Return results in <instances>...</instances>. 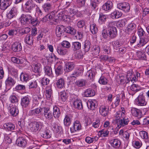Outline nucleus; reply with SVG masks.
<instances>
[{"instance_id":"f257e3e1","label":"nucleus","mask_w":149,"mask_h":149,"mask_svg":"<svg viewBox=\"0 0 149 149\" xmlns=\"http://www.w3.org/2000/svg\"><path fill=\"white\" fill-rule=\"evenodd\" d=\"M19 20L22 24H32L33 26L39 25V22L37 19H34L31 15L27 14H22L19 18Z\"/></svg>"},{"instance_id":"f03ea898","label":"nucleus","mask_w":149,"mask_h":149,"mask_svg":"<svg viewBox=\"0 0 149 149\" xmlns=\"http://www.w3.org/2000/svg\"><path fill=\"white\" fill-rule=\"evenodd\" d=\"M43 126V123L40 122L33 121L29 124V128L31 132H36L41 128Z\"/></svg>"},{"instance_id":"7ed1b4c3","label":"nucleus","mask_w":149,"mask_h":149,"mask_svg":"<svg viewBox=\"0 0 149 149\" xmlns=\"http://www.w3.org/2000/svg\"><path fill=\"white\" fill-rule=\"evenodd\" d=\"M135 102L138 106L143 107L146 106L147 102L146 101L144 94L143 93H141L139 94L135 99Z\"/></svg>"},{"instance_id":"20e7f679","label":"nucleus","mask_w":149,"mask_h":149,"mask_svg":"<svg viewBox=\"0 0 149 149\" xmlns=\"http://www.w3.org/2000/svg\"><path fill=\"white\" fill-rule=\"evenodd\" d=\"M146 30L149 35H145L143 38H140L137 44V46L139 47L143 46L149 41V26L146 28Z\"/></svg>"},{"instance_id":"39448f33","label":"nucleus","mask_w":149,"mask_h":149,"mask_svg":"<svg viewBox=\"0 0 149 149\" xmlns=\"http://www.w3.org/2000/svg\"><path fill=\"white\" fill-rule=\"evenodd\" d=\"M32 0L28 1L24 5V10L27 13H31L32 10L36 6Z\"/></svg>"},{"instance_id":"423d86ee","label":"nucleus","mask_w":149,"mask_h":149,"mask_svg":"<svg viewBox=\"0 0 149 149\" xmlns=\"http://www.w3.org/2000/svg\"><path fill=\"white\" fill-rule=\"evenodd\" d=\"M117 6L118 9L126 13L128 12L130 9L129 4L126 2L119 3L117 4Z\"/></svg>"},{"instance_id":"0eeeda50","label":"nucleus","mask_w":149,"mask_h":149,"mask_svg":"<svg viewBox=\"0 0 149 149\" xmlns=\"http://www.w3.org/2000/svg\"><path fill=\"white\" fill-rule=\"evenodd\" d=\"M129 121V119L127 117H125L120 119V120L117 121L116 123L117 125L116 127L118 128L119 129L122 127H124L127 125Z\"/></svg>"},{"instance_id":"6e6552de","label":"nucleus","mask_w":149,"mask_h":149,"mask_svg":"<svg viewBox=\"0 0 149 149\" xmlns=\"http://www.w3.org/2000/svg\"><path fill=\"white\" fill-rule=\"evenodd\" d=\"M81 129V125L80 122L77 120L74 122L72 126L70 128V130L71 133H73L80 130Z\"/></svg>"},{"instance_id":"1a4fd4ad","label":"nucleus","mask_w":149,"mask_h":149,"mask_svg":"<svg viewBox=\"0 0 149 149\" xmlns=\"http://www.w3.org/2000/svg\"><path fill=\"white\" fill-rule=\"evenodd\" d=\"M122 111H118L116 112V113L114 114V118L115 120H116V123L117 121L120 120L121 118H123L125 117V111L123 110L124 109V108H121Z\"/></svg>"},{"instance_id":"9d476101","label":"nucleus","mask_w":149,"mask_h":149,"mask_svg":"<svg viewBox=\"0 0 149 149\" xmlns=\"http://www.w3.org/2000/svg\"><path fill=\"white\" fill-rule=\"evenodd\" d=\"M65 32V28L61 25H58L56 26V33L57 37H61L63 33Z\"/></svg>"},{"instance_id":"9b49d317","label":"nucleus","mask_w":149,"mask_h":149,"mask_svg":"<svg viewBox=\"0 0 149 149\" xmlns=\"http://www.w3.org/2000/svg\"><path fill=\"white\" fill-rule=\"evenodd\" d=\"M29 96L24 97L21 99V104L23 107H26L30 104V98Z\"/></svg>"},{"instance_id":"f8f14e48","label":"nucleus","mask_w":149,"mask_h":149,"mask_svg":"<svg viewBox=\"0 0 149 149\" xmlns=\"http://www.w3.org/2000/svg\"><path fill=\"white\" fill-rule=\"evenodd\" d=\"M73 106L75 108L81 110L83 108L82 102L80 100L76 99L72 102Z\"/></svg>"},{"instance_id":"ddd939ff","label":"nucleus","mask_w":149,"mask_h":149,"mask_svg":"<svg viewBox=\"0 0 149 149\" xmlns=\"http://www.w3.org/2000/svg\"><path fill=\"white\" fill-rule=\"evenodd\" d=\"M138 86L136 84H133L130 87L128 88L129 93L130 95L133 96L135 93L138 91L139 90L138 89Z\"/></svg>"},{"instance_id":"4468645a","label":"nucleus","mask_w":149,"mask_h":149,"mask_svg":"<svg viewBox=\"0 0 149 149\" xmlns=\"http://www.w3.org/2000/svg\"><path fill=\"white\" fill-rule=\"evenodd\" d=\"M47 15L49 16V20L52 19H60V17H61V19L62 17V15L61 14V13H59V16H58L57 13L56 11L54 12L52 11L49 14H48Z\"/></svg>"},{"instance_id":"2eb2a0df","label":"nucleus","mask_w":149,"mask_h":149,"mask_svg":"<svg viewBox=\"0 0 149 149\" xmlns=\"http://www.w3.org/2000/svg\"><path fill=\"white\" fill-rule=\"evenodd\" d=\"M5 83L6 87L10 88L15 84V81L12 77L8 76L5 80Z\"/></svg>"},{"instance_id":"dca6fc26","label":"nucleus","mask_w":149,"mask_h":149,"mask_svg":"<svg viewBox=\"0 0 149 149\" xmlns=\"http://www.w3.org/2000/svg\"><path fill=\"white\" fill-rule=\"evenodd\" d=\"M12 49L14 52L20 51L22 49L21 43L16 42L13 43L12 46Z\"/></svg>"},{"instance_id":"f3484780","label":"nucleus","mask_w":149,"mask_h":149,"mask_svg":"<svg viewBox=\"0 0 149 149\" xmlns=\"http://www.w3.org/2000/svg\"><path fill=\"white\" fill-rule=\"evenodd\" d=\"M75 65L73 62H68L65 65L64 70L65 72L72 71L74 68Z\"/></svg>"},{"instance_id":"a211bd4d","label":"nucleus","mask_w":149,"mask_h":149,"mask_svg":"<svg viewBox=\"0 0 149 149\" xmlns=\"http://www.w3.org/2000/svg\"><path fill=\"white\" fill-rule=\"evenodd\" d=\"M136 25L134 24L131 23L129 24L126 29V32L129 34H132L134 32Z\"/></svg>"},{"instance_id":"6ab92c4d","label":"nucleus","mask_w":149,"mask_h":149,"mask_svg":"<svg viewBox=\"0 0 149 149\" xmlns=\"http://www.w3.org/2000/svg\"><path fill=\"white\" fill-rule=\"evenodd\" d=\"M17 9L15 7L12 8L7 15V17L9 19H11L17 14Z\"/></svg>"},{"instance_id":"aec40b11","label":"nucleus","mask_w":149,"mask_h":149,"mask_svg":"<svg viewBox=\"0 0 149 149\" xmlns=\"http://www.w3.org/2000/svg\"><path fill=\"white\" fill-rule=\"evenodd\" d=\"M26 140L23 137H20L18 138L16 141V143L17 145L22 147H25L26 144Z\"/></svg>"},{"instance_id":"412c9836","label":"nucleus","mask_w":149,"mask_h":149,"mask_svg":"<svg viewBox=\"0 0 149 149\" xmlns=\"http://www.w3.org/2000/svg\"><path fill=\"white\" fill-rule=\"evenodd\" d=\"M58 54L61 56H64L68 54V50L64 47L61 46H58L56 49Z\"/></svg>"},{"instance_id":"4be33fe9","label":"nucleus","mask_w":149,"mask_h":149,"mask_svg":"<svg viewBox=\"0 0 149 149\" xmlns=\"http://www.w3.org/2000/svg\"><path fill=\"white\" fill-rule=\"evenodd\" d=\"M107 33L109 36L111 38H115L117 35V30L116 28L112 29H107Z\"/></svg>"},{"instance_id":"5701e85b","label":"nucleus","mask_w":149,"mask_h":149,"mask_svg":"<svg viewBox=\"0 0 149 149\" xmlns=\"http://www.w3.org/2000/svg\"><path fill=\"white\" fill-rule=\"evenodd\" d=\"M97 101L95 100H90L87 103L88 107L89 109L93 110L97 107L96 104Z\"/></svg>"},{"instance_id":"b1692460","label":"nucleus","mask_w":149,"mask_h":149,"mask_svg":"<svg viewBox=\"0 0 149 149\" xmlns=\"http://www.w3.org/2000/svg\"><path fill=\"white\" fill-rule=\"evenodd\" d=\"M32 70L36 73H39L41 71V65L40 63H37L33 64L32 65Z\"/></svg>"},{"instance_id":"393cba45","label":"nucleus","mask_w":149,"mask_h":149,"mask_svg":"<svg viewBox=\"0 0 149 149\" xmlns=\"http://www.w3.org/2000/svg\"><path fill=\"white\" fill-rule=\"evenodd\" d=\"M8 109L9 110L10 113L13 116H16L18 113V110L15 105L13 107L10 105L8 107Z\"/></svg>"},{"instance_id":"a878e982","label":"nucleus","mask_w":149,"mask_h":149,"mask_svg":"<svg viewBox=\"0 0 149 149\" xmlns=\"http://www.w3.org/2000/svg\"><path fill=\"white\" fill-rule=\"evenodd\" d=\"M72 116L71 115L68 114L66 115L63 120V123L64 125L68 127L70 125L72 121Z\"/></svg>"},{"instance_id":"bb28decb","label":"nucleus","mask_w":149,"mask_h":149,"mask_svg":"<svg viewBox=\"0 0 149 149\" xmlns=\"http://www.w3.org/2000/svg\"><path fill=\"white\" fill-rule=\"evenodd\" d=\"M41 136L44 138L48 139L51 137V134L50 130L46 128L41 132Z\"/></svg>"},{"instance_id":"cd10ccee","label":"nucleus","mask_w":149,"mask_h":149,"mask_svg":"<svg viewBox=\"0 0 149 149\" xmlns=\"http://www.w3.org/2000/svg\"><path fill=\"white\" fill-rule=\"evenodd\" d=\"M44 109V115L46 119H51L52 118V115L49 109L45 107Z\"/></svg>"},{"instance_id":"c85d7f7f","label":"nucleus","mask_w":149,"mask_h":149,"mask_svg":"<svg viewBox=\"0 0 149 149\" xmlns=\"http://www.w3.org/2000/svg\"><path fill=\"white\" fill-rule=\"evenodd\" d=\"M131 113L132 115L135 117L139 118L141 117V112L139 109L135 108H132L131 109Z\"/></svg>"},{"instance_id":"c756f323","label":"nucleus","mask_w":149,"mask_h":149,"mask_svg":"<svg viewBox=\"0 0 149 149\" xmlns=\"http://www.w3.org/2000/svg\"><path fill=\"white\" fill-rule=\"evenodd\" d=\"M108 108L102 105L100 106L99 108V112L100 114L103 116H106L108 114Z\"/></svg>"},{"instance_id":"7c9ffc66","label":"nucleus","mask_w":149,"mask_h":149,"mask_svg":"<svg viewBox=\"0 0 149 149\" xmlns=\"http://www.w3.org/2000/svg\"><path fill=\"white\" fill-rule=\"evenodd\" d=\"M4 128L8 131L14 130L15 128V125L11 123H7L3 125Z\"/></svg>"},{"instance_id":"2f4dec72","label":"nucleus","mask_w":149,"mask_h":149,"mask_svg":"<svg viewBox=\"0 0 149 149\" xmlns=\"http://www.w3.org/2000/svg\"><path fill=\"white\" fill-rule=\"evenodd\" d=\"M122 15L121 12L115 10L111 14V17L113 19H118Z\"/></svg>"},{"instance_id":"473e14b6","label":"nucleus","mask_w":149,"mask_h":149,"mask_svg":"<svg viewBox=\"0 0 149 149\" xmlns=\"http://www.w3.org/2000/svg\"><path fill=\"white\" fill-rule=\"evenodd\" d=\"M52 125L54 131L56 133H59L62 130V128L59 125L55 124V123L53 122L52 123Z\"/></svg>"},{"instance_id":"72a5a7b5","label":"nucleus","mask_w":149,"mask_h":149,"mask_svg":"<svg viewBox=\"0 0 149 149\" xmlns=\"http://www.w3.org/2000/svg\"><path fill=\"white\" fill-rule=\"evenodd\" d=\"M113 3L111 1H108L105 3L102 6L103 9L105 10L108 11L110 10L112 8Z\"/></svg>"},{"instance_id":"f704fd0d","label":"nucleus","mask_w":149,"mask_h":149,"mask_svg":"<svg viewBox=\"0 0 149 149\" xmlns=\"http://www.w3.org/2000/svg\"><path fill=\"white\" fill-rule=\"evenodd\" d=\"M83 73V71L81 70L78 69L75 70L72 74L70 75V77L71 78L72 77H76L82 75Z\"/></svg>"},{"instance_id":"c9c22d12","label":"nucleus","mask_w":149,"mask_h":149,"mask_svg":"<svg viewBox=\"0 0 149 149\" xmlns=\"http://www.w3.org/2000/svg\"><path fill=\"white\" fill-rule=\"evenodd\" d=\"M45 73L46 75H47L50 77H52L53 74L52 73V70L51 67L46 66L45 68Z\"/></svg>"},{"instance_id":"e433bc0d","label":"nucleus","mask_w":149,"mask_h":149,"mask_svg":"<svg viewBox=\"0 0 149 149\" xmlns=\"http://www.w3.org/2000/svg\"><path fill=\"white\" fill-rule=\"evenodd\" d=\"M42 109L41 108H37L33 110H30L29 114L31 116H37L41 112Z\"/></svg>"},{"instance_id":"4c0bfd02","label":"nucleus","mask_w":149,"mask_h":149,"mask_svg":"<svg viewBox=\"0 0 149 149\" xmlns=\"http://www.w3.org/2000/svg\"><path fill=\"white\" fill-rule=\"evenodd\" d=\"M86 83V81L83 79L78 80L75 82L76 85L79 87L85 86Z\"/></svg>"},{"instance_id":"58836bf2","label":"nucleus","mask_w":149,"mask_h":149,"mask_svg":"<svg viewBox=\"0 0 149 149\" xmlns=\"http://www.w3.org/2000/svg\"><path fill=\"white\" fill-rule=\"evenodd\" d=\"M136 56L140 59L145 60L146 58L145 52L141 51H138L137 52Z\"/></svg>"},{"instance_id":"ea45409f","label":"nucleus","mask_w":149,"mask_h":149,"mask_svg":"<svg viewBox=\"0 0 149 149\" xmlns=\"http://www.w3.org/2000/svg\"><path fill=\"white\" fill-rule=\"evenodd\" d=\"M84 93L85 96L86 97L93 96L95 95L94 91L90 88L86 90L84 92Z\"/></svg>"},{"instance_id":"a19ab883","label":"nucleus","mask_w":149,"mask_h":149,"mask_svg":"<svg viewBox=\"0 0 149 149\" xmlns=\"http://www.w3.org/2000/svg\"><path fill=\"white\" fill-rule=\"evenodd\" d=\"M57 87L59 88H62L64 86L65 81L64 79L60 78L58 79L56 82Z\"/></svg>"},{"instance_id":"79ce46f5","label":"nucleus","mask_w":149,"mask_h":149,"mask_svg":"<svg viewBox=\"0 0 149 149\" xmlns=\"http://www.w3.org/2000/svg\"><path fill=\"white\" fill-rule=\"evenodd\" d=\"M42 7L45 12H48L52 9V3H45L42 6Z\"/></svg>"},{"instance_id":"37998d69","label":"nucleus","mask_w":149,"mask_h":149,"mask_svg":"<svg viewBox=\"0 0 149 149\" xmlns=\"http://www.w3.org/2000/svg\"><path fill=\"white\" fill-rule=\"evenodd\" d=\"M72 48L74 51H76L79 50L81 47V44L78 42H72Z\"/></svg>"},{"instance_id":"c03bdc74","label":"nucleus","mask_w":149,"mask_h":149,"mask_svg":"<svg viewBox=\"0 0 149 149\" xmlns=\"http://www.w3.org/2000/svg\"><path fill=\"white\" fill-rule=\"evenodd\" d=\"M33 37L30 34H27L25 38V42L29 45L33 44Z\"/></svg>"},{"instance_id":"a18cd8bd","label":"nucleus","mask_w":149,"mask_h":149,"mask_svg":"<svg viewBox=\"0 0 149 149\" xmlns=\"http://www.w3.org/2000/svg\"><path fill=\"white\" fill-rule=\"evenodd\" d=\"M53 115L55 118H58L60 115L61 112L59 108L55 106L53 107Z\"/></svg>"},{"instance_id":"49530a36","label":"nucleus","mask_w":149,"mask_h":149,"mask_svg":"<svg viewBox=\"0 0 149 149\" xmlns=\"http://www.w3.org/2000/svg\"><path fill=\"white\" fill-rule=\"evenodd\" d=\"M90 31L91 33L93 34H95L98 31V29L96 26V24L92 23L90 25Z\"/></svg>"},{"instance_id":"de8ad7c7","label":"nucleus","mask_w":149,"mask_h":149,"mask_svg":"<svg viewBox=\"0 0 149 149\" xmlns=\"http://www.w3.org/2000/svg\"><path fill=\"white\" fill-rule=\"evenodd\" d=\"M29 79V75L26 73L22 72L20 77V79L22 81L26 82Z\"/></svg>"},{"instance_id":"09e8293b","label":"nucleus","mask_w":149,"mask_h":149,"mask_svg":"<svg viewBox=\"0 0 149 149\" xmlns=\"http://www.w3.org/2000/svg\"><path fill=\"white\" fill-rule=\"evenodd\" d=\"M95 70H90L88 71L86 74V75L89 79H92L95 76Z\"/></svg>"},{"instance_id":"8fccbe9b","label":"nucleus","mask_w":149,"mask_h":149,"mask_svg":"<svg viewBox=\"0 0 149 149\" xmlns=\"http://www.w3.org/2000/svg\"><path fill=\"white\" fill-rule=\"evenodd\" d=\"M10 100L11 103L14 104L16 106L18 104V99L17 97L14 95H11L9 98Z\"/></svg>"},{"instance_id":"3c124183","label":"nucleus","mask_w":149,"mask_h":149,"mask_svg":"<svg viewBox=\"0 0 149 149\" xmlns=\"http://www.w3.org/2000/svg\"><path fill=\"white\" fill-rule=\"evenodd\" d=\"M46 95L47 98L48 99H50L52 94V90L51 87L47 86L46 89Z\"/></svg>"},{"instance_id":"603ef678","label":"nucleus","mask_w":149,"mask_h":149,"mask_svg":"<svg viewBox=\"0 0 149 149\" xmlns=\"http://www.w3.org/2000/svg\"><path fill=\"white\" fill-rule=\"evenodd\" d=\"M110 143L111 146L117 148L119 146L120 142L117 139H114L110 141Z\"/></svg>"},{"instance_id":"864d4df0","label":"nucleus","mask_w":149,"mask_h":149,"mask_svg":"<svg viewBox=\"0 0 149 149\" xmlns=\"http://www.w3.org/2000/svg\"><path fill=\"white\" fill-rule=\"evenodd\" d=\"M11 4L7 2L3 1L0 3V8L2 10L6 9Z\"/></svg>"},{"instance_id":"5fc2aeb1","label":"nucleus","mask_w":149,"mask_h":149,"mask_svg":"<svg viewBox=\"0 0 149 149\" xmlns=\"http://www.w3.org/2000/svg\"><path fill=\"white\" fill-rule=\"evenodd\" d=\"M91 43L88 40H86L84 44V49L85 52H88L90 49L91 48Z\"/></svg>"},{"instance_id":"6e6d98bb","label":"nucleus","mask_w":149,"mask_h":149,"mask_svg":"<svg viewBox=\"0 0 149 149\" xmlns=\"http://www.w3.org/2000/svg\"><path fill=\"white\" fill-rule=\"evenodd\" d=\"M99 83L101 84L105 85L107 84L108 80L104 77L102 76L100 78L99 81Z\"/></svg>"},{"instance_id":"4d7b16f0","label":"nucleus","mask_w":149,"mask_h":149,"mask_svg":"<svg viewBox=\"0 0 149 149\" xmlns=\"http://www.w3.org/2000/svg\"><path fill=\"white\" fill-rule=\"evenodd\" d=\"M140 136L142 139L146 140H148V133L145 131H142L139 132Z\"/></svg>"},{"instance_id":"13d9d810","label":"nucleus","mask_w":149,"mask_h":149,"mask_svg":"<svg viewBox=\"0 0 149 149\" xmlns=\"http://www.w3.org/2000/svg\"><path fill=\"white\" fill-rule=\"evenodd\" d=\"M65 32L71 34H74L75 33V30L71 26H68L65 28Z\"/></svg>"},{"instance_id":"bf43d9fd","label":"nucleus","mask_w":149,"mask_h":149,"mask_svg":"<svg viewBox=\"0 0 149 149\" xmlns=\"http://www.w3.org/2000/svg\"><path fill=\"white\" fill-rule=\"evenodd\" d=\"M37 86V83L36 80L30 81L29 84V86L30 88H36Z\"/></svg>"},{"instance_id":"052dcab7","label":"nucleus","mask_w":149,"mask_h":149,"mask_svg":"<svg viewBox=\"0 0 149 149\" xmlns=\"http://www.w3.org/2000/svg\"><path fill=\"white\" fill-rule=\"evenodd\" d=\"M63 68L61 65H59L55 69V73L58 76L60 75L63 72Z\"/></svg>"},{"instance_id":"680f3d73","label":"nucleus","mask_w":149,"mask_h":149,"mask_svg":"<svg viewBox=\"0 0 149 149\" xmlns=\"http://www.w3.org/2000/svg\"><path fill=\"white\" fill-rule=\"evenodd\" d=\"M127 23V20L125 19L119 20L117 23V25L119 27H123Z\"/></svg>"},{"instance_id":"e2e57ef3","label":"nucleus","mask_w":149,"mask_h":149,"mask_svg":"<svg viewBox=\"0 0 149 149\" xmlns=\"http://www.w3.org/2000/svg\"><path fill=\"white\" fill-rule=\"evenodd\" d=\"M132 73L133 72L132 70H129L127 72V78L128 82H126V83H128L130 81H132V78L133 77V75H132Z\"/></svg>"},{"instance_id":"0e129e2a","label":"nucleus","mask_w":149,"mask_h":149,"mask_svg":"<svg viewBox=\"0 0 149 149\" xmlns=\"http://www.w3.org/2000/svg\"><path fill=\"white\" fill-rule=\"evenodd\" d=\"M112 45L114 49H116V48L120 47L121 45V42L119 40H117L116 41L112 42Z\"/></svg>"},{"instance_id":"69168bd1","label":"nucleus","mask_w":149,"mask_h":149,"mask_svg":"<svg viewBox=\"0 0 149 149\" xmlns=\"http://www.w3.org/2000/svg\"><path fill=\"white\" fill-rule=\"evenodd\" d=\"M70 12L71 13L76 14L77 13L78 11L77 9V7L73 4L71 8H69Z\"/></svg>"},{"instance_id":"338daca9","label":"nucleus","mask_w":149,"mask_h":149,"mask_svg":"<svg viewBox=\"0 0 149 149\" xmlns=\"http://www.w3.org/2000/svg\"><path fill=\"white\" fill-rule=\"evenodd\" d=\"M61 99L63 102H65L66 100L67 97L65 91H62L60 93Z\"/></svg>"},{"instance_id":"774afa93","label":"nucleus","mask_w":149,"mask_h":149,"mask_svg":"<svg viewBox=\"0 0 149 149\" xmlns=\"http://www.w3.org/2000/svg\"><path fill=\"white\" fill-rule=\"evenodd\" d=\"M10 72L11 75L14 77H16L17 76L18 71L17 69L12 68L10 69Z\"/></svg>"}]
</instances>
